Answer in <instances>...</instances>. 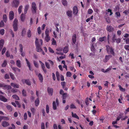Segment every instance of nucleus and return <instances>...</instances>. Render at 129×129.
<instances>
[{
    "label": "nucleus",
    "mask_w": 129,
    "mask_h": 129,
    "mask_svg": "<svg viewBox=\"0 0 129 129\" xmlns=\"http://www.w3.org/2000/svg\"><path fill=\"white\" fill-rule=\"evenodd\" d=\"M106 50L108 54H112L113 56L115 55L114 49L111 46H110L109 45H107L106 46Z\"/></svg>",
    "instance_id": "nucleus-1"
},
{
    "label": "nucleus",
    "mask_w": 129,
    "mask_h": 129,
    "mask_svg": "<svg viewBox=\"0 0 129 129\" xmlns=\"http://www.w3.org/2000/svg\"><path fill=\"white\" fill-rule=\"evenodd\" d=\"M123 115V113L119 114L117 118L116 121H119L120 119H121L122 121L128 118V116H124Z\"/></svg>",
    "instance_id": "nucleus-2"
},
{
    "label": "nucleus",
    "mask_w": 129,
    "mask_h": 129,
    "mask_svg": "<svg viewBox=\"0 0 129 129\" xmlns=\"http://www.w3.org/2000/svg\"><path fill=\"white\" fill-rule=\"evenodd\" d=\"M36 39L35 44L36 46L37 51L38 52H40L42 50V49L41 48L40 45L39 44L38 39L36 38Z\"/></svg>",
    "instance_id": "nucleus-3"
},
{
    "label": "nucleus",
    "mask_w": 129,
    "mask_h": 129,
    "mask_svg": "<svg viewBox=\"0 0 129 129\" xmlns=\"http://www.w3.org/2000/svg\"><path fill=\"white\" fill-rule=\"evenodd\" d=\"M49 30L48 29H47L45 31V40L47 42H48L50 40V37L49 36Z\"/></svg>",
    "instance_id": "nucleus-4"
},
{
    "label": "nucleus",
    "mask_w": 129,
    "mask_h": 129,
    "mask_svg": "<svg viewBox=\"0 0 129 129\" xmlns=\"http://www.w3.org/2000/svg\"><path fill=\"white\" fill-rule=\"evenodd\" d=\"M20 3L19 0H13L11 3V6L13 7L17 8Z\"/></svg>",
    "instance_id": "nucleus-5"
},
{
    "label": "nucleus",
    "mask_w": 129,
    "mask_h": 129,
    "mask_svg": "<svg viewBox=\"0 0 129 129\" xmlns=\"http://www.w3.org/2000/svg\"><path fill=\"white\" fill-rule=\"evenodd\" d=\"M18 20L16 19H15L13 23V26L15 31H16L18 29L17 27Z\"/></svg>",
    "instance_id": "nucleus-6"
},
{
    "label": "nucleus",
    "mask_w": 129,
    "mask_h": 129,
    "mask_svg": "<svg viewBox=\"0 0 129 129\" xmlns=\"http://www.w3.org/2000/svg\"><path fill=\"white\" fill-rule=\"evenodd\" d=\"M31 10L32 12L33 13H36L37 11L36 5L35 3L33 2L31 5Z\"/></svg>",
    "instance_id": "nucleus-7"
},
{
    "label": "nucleus",
    "mask_w": 129,
    "mask_h": 129,
    "mask_svg": "<svg viewBox=\"0 0 129 129\" xmlns=\"http://www.w3.org/2000/svg\"><path fill=\"white\" fill-rule=\"evenodd\" d=\"M106 29L109 33L113 32L114 30V28L111 25H107Z\"/></svg>",
    "instance_id": "nucleus-8"
},
{
    "label": "nucleus",
    "mask_w": 129,
    "mask_h": 129,
    "mask_svg": "<svg viewBox=\"0 0 129 129\" xmlns=\"http://www.w3.org/2000/svg\"><path fill=\"white\" fill-rule=\"evenodd\" d=\"M21 81L23 84L26 83V85L30 86L31 85L30 81L29 79H22L21 80Z\"/></svg>",
    "instance_id": "nucleus-9"
},
{
    "label": "nucleus",
    "mask_w": 129,
    "mask_h": 129,
    "mask_svg": "<svg viewBox=\"0 0 129 129\" xmlns=\"http://www.w3.org/2000/svg\"><path fill=\"white\" fill-rule=\"evenodd\" d=\"M76 38L77 36L76 34H74L72 36V45H74L75 44L76 41Z\"/></svg>",
    "instance_id": "nucleus-10"
},
{
    "label": "nucleus",
    "mask_w": 129,
    "mask_h": 129,
    "mask_svg": "<svg viewBox=\"0 0 129 129\" xmlns=\"http://www.w3.org/2000/svg\"><path fill=\"white\" fill-rule=\"evenodd\" d=\"M14 14L12 11H10L9 13V18L10 20H12L14 18Z\"/></svg>",
    "instance_id": "nucleus-11"
},
{
    "label": "nucleus",
    "mask_w": 129,
    "mask_h": 129,
    "mask_svg": "<svg viewBox=\"0 0 129 129\" xmlns=\"http://www.w3.org/2000/svg\"><path fill=\"white\" fill-rule=\"evenodd\" d=\"M47 91L50 95L51 96L52 95L53 92V89L52 88L48 87L47 88Z\"/></svg>",
    "instance_id": "nucleus-12"
},
{
    "label": "nucleus",
    "mask_w": 129,
    "mask_h": 129,
    "mask_svg": "<svg viewBox=\"0 0 129 129\" xmlns=\"http://www.w3.org/2000/svg\"><path fill=\"white\" fill-rule=\"evenodd\" d=\"M112 56L111 55H106L104 59L103 60V61L104 62H106L108 61L110 59V57Z\"/></svg>",
    "instance_id": "nucleus-13"
},
{
    "label": "nucleus",
    "mask_w": 129,
    "mask_h": 129,
    "mask_svg": "<svg viewBox=\"0 0 129 129\" xmlns=\"http://www.w3.org/2000/svg\"><path fill=\"white\" fill-rule=\"evenodd\" d=\"M73 13L74 14L76 15L78 13V10L77 7L76 6L74 7L73 9Z\"/></svg>",
    "instance_id": "nucleus-14"
},
{
    "label": "nucleus",
    "mask_w": 129,
    "mask_h": 129,
    "mask_svg": "<svg viewBox=\"0 0 129 129\" xmlns=\"http://www.w3.org/2000/svg\"><path fill=\"white\" fill-rule=\"evenodd\" d=\"M4 40L1 39L0 40V51H1L3 46Z\"/></svg>",
    "instance_id": "nucleus-15"
},
{
    "label": "nucleus",
    "mask_w": 129,
    "mask_h": 129,
    "mask_svg": "<svg viewBox=\"0 0 129 129\" xmlns=\"http://www.w3.org/2000/svg\"><path fill=\"white\" fill-rule=\"evenodd\" d=\"M72 12L71 10H68L66 12V14L70 17H71L72 16Z\"/></svg>",
    "instance_id": "nucleus-16"
},
{
    "label": "nucleus",
    "mask_w": 129,
    "mask_h": 129,
    "mask_svg": "<svg viewBox=\"0 0 129 129\" xmlns=\"http://www.w3.org/2000/svg\"><path fill=\"white\" fill-rule=\"evenodd\" d=\"M2 125L4 127H6L9 126V124L8 122L6 121H4L2 123Z\"/></svg>",
    "instance_id": "nucleus-17"
},
{
    "label": "nucleus",
    "mask_w": 129,
    "mask_h": 129,
    "mask_svg": "<svg viewBox=\"0 0 129 129\" xmlns=\"http://www.w3.org/2000/svg\"><path fill=\"white\" fill-rule=\"evenodd\" d=\"M0 100L4 102H6L7 100L5 97L1 95H0Z\"/></svg>",
    "instance_id": "nucleus-18"
},
{
    "label": "nucleus",
    "mask_w": 129,
    "mask_h": 129,
    "mask_svg": "<svg viewBox=\"0 0 129 129\" xmlns=\"http://www.w3.org/2000/svg\"><path fill=\"white\" fill-rule=\"evenodd\" d=\"M38 77L39 80L41 82H42L43 81V78L42 75L40 73H39L38 75Z\"/></svg>",
    "instance_id": "nucleus-19"
},
{
    "label": "nucleus",
    "mask_w": 129,
    "mask_h": 129,
    "mask_svg": "<svg viewBox=\"0 0 129 129\" xmlns=\"http://www.w3.org/2000/svg\"><path fill=\"white\" fill-rule=\"evenodd\" d=\"M25 59L26 62V63L27 64V66L29 68V70H31V68L30 62L26 58H25Z\"/></svg>",
    "instance_id": "nucleus-20"
},
{
    "label": "nucleus",
    "mask_w": 129,
    "mask_h": 129,
    "mask_svg": "<svg viewBox=\"0 0 129 129\" xmlns=\"http://www.w3.org/2000/svg\"><path fill=\"white\" fill-rule=\"evenodd\" d=\"M29 7V6L28 5H26L25 6L24 11V14H26V13Z\"/></svg>",
    "instance_id": "nucleus-21"
},
{
    "label": "nucleus",
    "mask_w": 129,
    "mask_h": 129,
    "mask_svg": "<svg viewBox=\"0 0 129 129\" xmlns=\"http://www.w3.org/2000/svg\"><path fill=\"white\" fill-rule=\"evenodd\" d=\"M11 86L14 88H19V85L17 84H15L13 83L11 84Z\"/></svg>",
    "instance_id": "nucleus-22"
},
{
    "label": "nucleus",
    "mask_w": 129,
    "mask_h": 129,
    "mask_svg": "<svg viewBox=\"0 0 129 129\" xmlns=\"http://www.w3.org/2000/svg\"><path fill=\"white\" fill-rule=\"evenodd\" d=\"M41 66L42 69L44 72L45 73H46L47 72V71L46 69H45V67L44 64V63H42V64H41Z\"/></svg>",
    "instance_id": "nucleus-23"
},
{
    "label": "nucleus",
    "mask_w": 129,
    "mask_h": 129,
    "mask_svg": "<svg viewBox=\"0 0 129 129\" xmlns=\"http://www.w3.org/2000/svg\"><path fill=\"white\" fill-rule=\"evenodd\" d=\"M16 64L17 66L19 68L21 67V63L20 61L19 60H18L16 61Z\"/></svg>",
    "instance_id": "nucleus-24"
},
{
    "label": "nucleus",
    "mask_w": 129,
    "mask_h": 129,
    "mask_svg": "<svg viewBox=\"0 0 129 129\" xmlns=\"http://www.w3.org/2000/svg\"><path fill=\"white\" fill-rule=\"evenodd\" d=\"M40 101L38 98H37L35 101V105L36 106H37L39 105Z\"/></svg>",
    "instance_id": "nucleus-25"
},
{
    "label": "nucleus",
    "mask_w": 129,
    "mask_h": 129,
    "mask_svg": "<svg viewBox=\"0 0 129 129\" xmlns=\"http://www.w3.org/2000/svg\"><path fill=\"white\" fill-rule=\"evenodd\" d=\"M72 116L73 117L77 119H79V118L76 113H74L73 112H72Z\"/></svg>",
    "instance_id": "nucleus-26"
},
{
    "label": "nucleus",
    "mask_w": 129,
    "mask_h": 129,
    "mask_svg": "<svg viewBox=\"0 0 129 129\" xmlns=\"http://www.w3.org/2000/svg\"><path fill=\"white\" fill-rule=\"evenodd\" d=\"M68 51L69 48L68 47H66L64 48L63 50V51L64 53H66L68 52Z\"/></svg>",
    "instance_id": "nucleus-27"
},
{
    "label": "nucleus",
    "mask_w": 129,
    "mask_h": 129,
    "mask_svg": "<svg viewBox=\"0 0 129 129\" xmlns=\"http://www.w3.org/2000/svg\"><path fill=\"white\" fill-rule=\"evenodd\" d=\"M25 16L23 13L21 14V15L20 19L22 21H24L25 19Z\"/></svg>",
    "instance_id": "nucleus-28"
},
{
    "label": "nucleus",
    "mask_w": 129,
    "mask_h": 129,
    "mask_svg": "<svg viewBox=\"0 0 129 129\" xmlns=\"http://www.w3.org/2000/svg\"><path fill=\"white\" fill-rule=\"evenodd\" d=\"M107 38L106 37H102L100 38L99 39V41L101 42L104 41L105 40H106Z\"/></svg>",
    "instance_id": "nucleus-29"
},
{
    "label": "nucleus",
    "mask_w": 129,
    "mask_h": 129,
    "mask_svg": "<svg viewBox=\"0 0 129 129\" xmlns=\"http://www.w3.org/2000/svg\"><path fill=\"white\" fill-rule=\"evenodd\" d=\"M7 64V61L6 60H5L4 61L2 65V67H5L6 66Z\"/></svg>",
    "instance_id": "nucleus-30"
},
{
    "label": "nucleus",
    "mask_w": 129,
    "mask_h": 129,
    "mask_svg": "<svg viewBox=\"0 0 129 129\" xmlns=\"http://www.w3.org/2000/svg\"><path fill=\"white\" fill-rule=\"evenodd\" d=\"M53 108V110H55L56 109V104L55 102L53 101L52 104Z\"/></svg>",
    "instance_id": "nucleus-31"
},
{
    "label": "nucleus",
    "mask_w": 129,
    "mask_h": 129,
    "mask_svg": "<svg viewBox=\"0 0 129 129\" xmlns=\"http://www.w3.org/2000/svg\"><path fill=\"white\" fill-rule=\"evenodd\" d=\"M56 75L57 80L59 81L60 80V76L59 74V72L57 71L56 72Z\"/></svg>",
    "instance_id": "nucleus-32"
},
{
    "label": "nucleus",
    "mask_w": 129,
    "mask_h": 129,
    "mask_svg": "<svg viewBox=\"0 0 129 129\" xmlns=\"http://www.w3.org/2000/svg\"><path fill=\"white\" fill-rule=\"evenodd\" d=\"M3 20L4 22H6L7 19V17L6 15H3Z\"/></svg>",
    "instance_id": "nucleus-33"
},
{
    "label": "nucleus",
    "mask_w": 129,
    "mask_h": 129,
    "mask_svg": "<svg viewBox=\"0 0 129 129\" xmlns=\"http://www.w3.org/2000/svg\"><path fill=\"white\" fill-rule=\"evenodd\" d=\"M4 88H5L6 89H7V90L11 89L12 88L11 86L6 85H5Z\"/></svg>",
    "instance_id": "nucleus-34"
},
{
    "label": "nucleus",
    "mask_w": 129,
    "mask_h": 129,
    "mask_svg": "<svg viewBox=\"0 0 129 129\" xmlns=\"http://www.w3.org/2000/svg\"><path fill=\"white\" fill-rule=\"evenodd\" d=\"M63 5L64 6H66L67 5V1L66 0H61Z\"/></svg>",
    "instance_id": "nucleus-35"
},
{
    "label": "nucleus",
    "mask_w": 129,
    "mask_h": 129,
    "mask_svg": "<svg viewBox=\"0 0 129 129\" xmlns=\"http://www.w3.org/2000/svg\"><path fill=\"white\" fill-rule=\"evenodd\" d=\"M26 33V31L24 28L23 29L21 32V35L22 36H25Z\"/></svg>",
    "instance_id": "nucleus-36"
},
{
    "label": "nucleus",
    "mask_w": 129,
    "mask_h": 129,
    "mask_svg": "<svg viewBox=\"0 0 129 129\" xmlns=\"http://www.w3.org/2000/svg\"><path fill=\"white\" fill-rule=\"evenodd\" d=\"M12 97L13 99L17 100H19V98L18 96L16 95H13L12 96Z\"/></svg>",
    "instance_id": "nucleus-37"
},
{
    "label": "nucleus",
    "mask_w": 129,
    "mask_h": 129,
    "mask_svg": "<svg viewBox=\"0 0 129 129\" xmlns=\"http://www.w3.org/2000/svg\"><path fill=\"white\" fill-rule=\"evenodd\" d=\"M10 75L11 79L13 80H14L15 78L14 76V75H13V74L11 73H10Z\"/></svg>",
    "instance_id": "nucleus-38"
},
{
    "label": "nucleus",
    "mask_w": 129,
    "mask_h": 129,
    "mask_svg": "<svg viewBox=\"0 0 129 129\" xmlns=\"http://www.w3.org/2000/svg\"><path fill=\"white\" fill-rule=\"evenodd\" d=\"M118 86L119 87V90L121 91L124 92L125 91V89L122 88L120 85H119Z\"/></svg>",
    "instance_id": "nucleus-39"
},
{
    "label": "nucleus",
    "mask_w": 129,
    "mask_h": 129,
    "mask_svg": "<svg viewBox=\"0 0 129 129\" xmlns=\"http://www.w3.org/2000/svg\"><path fill=\"white\" fill-rule=\"evenodd\" d=\"M27 37H30L31 36V31L29 29L28 32L27 33Z\"/></svg>",
    "instance_id": "nucleus-40"
},
{
    "label": "nucleus",
    "mask_w": 129,
    "mask_h": 129,
    "mask_svg": "<svg viewBox=\"0 0 129 129\" xmlns=\"http://www.w3.org/2000/svg\"><path fill=\"white\" fill-rule=\"evenodd\" d=\"M6 108L10 111H12V108L10 105H8L7 106H6Z\"/></svg>",
    "instance_id": "nucleus-41"
},
{
    "label": "nucleus",
    "mask_w": 129,
    "mask_h": 129,
    "mask_svg": "<svg viewBox=\"0 0 129 129\" xmlns=\"http://www.w3.org/2000/svg\"><path fill=\"white\" fill-rule=\"evenodd\" d=\"M19 46L20 47V52H22L23 50V47L22 45L21 44H20Z\"/></svg>",
    "instance_id": "nucleus-42"
},
{
    "label": "nucleus",
    "mask_w": 129,
    "mask_h": 129,
    "mask_svg": "<svg viewBox=\"0 0 129 129\" xmlns=\"http://www.w3.org/2000/svg\"><path fill=\"white\" fill-rule=\"evenodd\" d=\"M46 111L47 113H48L49 112V107L48 105H47L46 106Z\"/></svg>",
    "instance_id": "nucleus-43"
},
{
    "label": "nucleus",
    "mask_w": 129,
    "mask_h": 129,
    "mask_svg": "<svg viewBox=\"0 0 129 129\" xmlns=\"http://www.w3.org/2000/svg\"><path fill=\"white\" fill-rule=\"evenodd\" d=\"M22 6H20L18 9V12L19 14L21 13V9L22 8Z\"/></svg>",
    "instance_id": "nucleus-44"
},
{
    "label": "nucleus",
    "mask_w": 129,
    "mask_h": 129,
    "mask_svg": "<svg viewBox=\"0 0 129 129\" xmlns=\"http://www.w3.org/2000/svg\"><path fill=\"white\" fill-rule=\"evenodd\" d=\"M69 68L71 71H72L74 72H75L76 70L72 66H70L69 67Z\"/></svg>",
    "instance_id": "nucleus-45"
},
{
    "label": "nucleus",
    "mask_w": 129,
    "mask_h": 129,
    "mask_svg": "<svg viewBox=\"0 0 129 129\" xmlns=\"http://www.w3.org/2000/svg\"><path fill=\"white\" fill-rule=\"evenodd\" d=\"M5 33V30L4 29L0 30V34L2 35H3Z\"/></svg>",
    "instance_id": "nucleus-46"
},
{
    "label": "nucleus",
    "mask_w": 129,
    "mask_h": 129,
    "mask_svg": "<svg viewBox=\"0 0 129 129\" xmlns=\"http://www.w3.org/2000/svg\"><path fill=\"white\" fill-rule=\"evenodd\" d=\"M33 63L35 67L37 68H38V67L39 66L35 60L33 61Z\"/></svg>",
    "instance_id": "nucleus-47"
},
{
    "label": "nucleus",
    "mask_w": 129,
    "mask_h": 129,
    "mask_svg": "<svg viewBox=\"0 0 129 129\" xmlns=\"http://www.w3.org/2000/svg\"><path fill=\"white\" fill-rule=\"evenodd\" d=\"M9 31H10L11 34L12 35V37H13V38L14 37V34L13 30L11 29H10L9 30Z\"/></svg>",
    "instance_id": "nucleus-48"
},
{
    "label": "nucleus",
    "mask_w": 129,
    "mask_h": 129,
    "mask_svg": "<svg viewBox=\"0 0 129 129\" xmlns=\"http://www.w3.org/2000/svg\"><path fill=\"white\" fill-rule=\"evenodd\" d=\"M22 94L23 96H26V91L25 90L23 89L22 91Z\"/></svg>",
    "instance_id": "nucleus-49"
},
{
    "label": "nucleus",
    "mask_w": 129,
    "mask_h": 129,
    "mask_svg": "<svg viewBox=\"0 0 129 129\" xmlns=\"http://www.w3.org/2000/svg\"><path fill=\"white\" fill-rule=\"evenodd\" d=\"M67 76L69 77H70L71 75V73L70 72H67L66 73Z\"/></svg>",
    "instance_id": "nucleus-50"
},
{
    "label": "nucleus",
    "mask_w": 129,
    "mask_h": 129,
    "mask_svg": "<svg viewBox=\"0 0 129 129\" xmlns=\"http://www.w3.org/2000/svg\"><path fill=\"white\" fill-rule=\"evenodd\" d=\"M88 13L89 14H91L93 12V11L92 9H89L88 10Z\"/></svg>",
    "instance_id": "nucleus-51"
},
{
    "label": "nucleus",
    "mask_w": 129,
    "mask_h": 129,
    "mask_svg": "<svg viewBox=\"0 0 129 129\" xmlns=\"http://www.w3.org/2000/svg\"><path fill=\"white\" fill-rule=\"evenodd\" d=\"M6 50V48L5 47H4L2 50V55L4 54Z\"/></svg>",
    "instance_id": "nucleus-52"
},
{
    "label": "nucleus",
    "mask_w": 129,
    "mask_h": 129,
    "mask_svg": "<svg viewBox=\"0 0 129 129\" xmlns=\"http://www.w3.org/2000/svg\"><path fill=\"white\" fill-rule=\"evenodd\" d=\"M52 44L53 45H56V42L55 39L54 38H52Z\"/></svg>",
    "instance_id": "nucleus-53"
},
{
    "label": "nucleus",
    "mask_w": 129,
    "mask_h": 129,
    "mask_svg": "<svg viewBox=\"0 0 129 129\" xmlns=\"http://www.w3.org/2000/svg\"><path fill=\"white\" fill-rule=\"evenodd\" d=\"M37 31L38 34H40L41 32V27H39L37 28Z\"/></svg>",
    "instance_id": "nucleus-54"
},
{
    "label": "nucleus",
    "mask_w": 129,
    "mask_h": 129,
    "mask_svg": "<svg viewBox=\"0 0 129 129\" xmlns=\"http://www.w3.org/2000/svg\"><path fill=\"white\" fill-rule=\"evenodd\" d=\"M30 110L32 112V113H33V114H34L35 113L36 110L34 108H30Z\"/></svg>",
    "instance_id": "nucleus-55"
},
{
    "label": "nucleus",
    "mask_w": 129,
    "mask_h": 129,
    "mask_svg": "<svg viewBox=\"0 0 129 129\" xmlns=\"http://www.w3.org/2000/svg\"><path fill=\"white\" fill-rule=\"evenodd\" d=\"M4 22L3 20H2L0 23V27H3L4 26Z\"/></svg>",
    "instance_id": "nucleus-56"
},
{
    "label": "nucleus",
    "mask_w": 129,
    "mask_h": 129,
    "mask_svg": "<svg viewBox=\"0 0 129 129\" xmlns=\"http://www.w3.org/2000/svg\"><path fill=\"white\" fill-rule=\"evenodd\" d=\"M70 107L71 109H76V108L75 106L73 104H72L70 105Z\"/></svg>",
    "instance_id": "nucleus-57"
},
{
    "label": "nucleus",
    "mask_w": 129,
    "mask_h": 129,
    "mask_svg": "<svg viewBox=\"0 0 129 129\" xmlns=\"http://www.w3.org/2000/svg\"><path fill=\"white\" fill-rule=\"evenodd\" d=\"M15 102L16 105H17V107L18 108H20L21 107V105L19 102L17 101H15Z\"/></svg>",
    "instance_id": "nucleus-58"
},
{
    "label": "nucleus",
    "mask_w": 129,
    "mask_h": 129,
    "mask_svg": "<svg viewBox=\"0 0 129 129\" xmlns=\"http://www.w3.org/2000/svg\"><path fill=\"white\" fill-rule=\"evenodd\" d=\"M85 102L86 105L87 106H88L89 104L88 103V98H86V100L85 101Z\"/></svg>",
    "instance_id": "nucleus-59"
},
{
    "label": "nucleus",
    "mask_w": 129,
    "mask_h": 129,
    "mask_svg": "<svg viewBox=\"0 0 129 129\" xmlns=\"http://www.w3.org/2000/svg\"><path fill=\"white\" fill-rule=\"evenodd\" d=\"M41 129H45V125L44 123L42 122L41 124Z\"/></svg>",
    "instance_id": "nucleus-60"
},
{
    "label": "nucleus",
    "mask_w": 129,
    "mask_h": 129,
    "mask_svg": "<svg viewBox=\"0 0 129 129\" xmlns=\"http://www.w3.org/2000/svg\"><path fill=\"white\" fill-rule=\"evenodd\" d=\"M45 64L46 66V67L48 69H49L50 68L49 65L48 63L46 62H45Z\"/></svg>",
    "instance_id": "nucleus-61"
},
{
    "label": "nucleus",
    "mask_w": 129,
    "mask_h": 129,
    "mask_svg": "<svg viewBox=\"0 0 129 129\" xmlns=\"http://www.w3.org/2000/svg\"><path fill=\"white\" fill-rule=\"evenodd\" d=\"M106 21L109 23H110V18L109 17H107L106 19Z\"/></svg>",
    "instance_id": "nucleus-62"
},
{
    "label": "nucleus",
    "mask_w": 129,
    "mask_h": 129,
    "mask_svg": "<svg viewBox=\"0 0 129 129\" xmlns=\"http://www.w3.org/2000/svg\"><path fill=\"white\" fill-rule=\"evenodd\" d=\"M6 56L7 57H9L10 56V53H9V51H7L6 54Z\"/></svg>",
    "instance_id": "nucleus-63"
},
{
    "label": "nucleus",
    "mask_w": 129,
    "mask_h": 129,
    "mask_svg": "<svg viewBox=\"0 0 129 129\" xmlns=\"http://www.w3.org/2000/svg\"><path fill=\"white\" fill-rule=\"evenodd\" d=\"M124 48L126 50H129V45H125L124 46Z\"/></svg>",
    "instance_id": "nucleus-64"
}]
</instances>
